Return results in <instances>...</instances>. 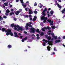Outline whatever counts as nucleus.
<instances>
[{
	"instance_id": "nucleus-1",
	"label": "nucleus",
	"mask_w": 65,
	"mask_h": 65,
	"mask_svg": "<svg viewBox=\"0 0 65 65\" xmlns=\"http://www.w3.org/2000/svg\"><path fill=\"white\" fill-rule=\"evenodd\" d=\"M47 21L49 23H50V25L51 26H53V21H52L51 20H47Z\"/></svg>"
},
{
	"instance_id": "nucleus-2",
	"label": "nucleus",
	"mask_w": 65,
	"mask_h": 65,
	"mask_svg": "<svg viewBox=\"0 0 65 65\" xmlns=\"http://www.w3.org/2000/svg\"><path fill=\"white\" fill-rule=\"evenodd\" d=\"M30 30L31 32H32L33 33H34L35 31H36V29L33 28H31Z\"/></svg>"
},
{
	"instance_id": "nucleus-3",
	"label": "nucleus",
	"mask_w": 65,
	"mask_h": 65,
	"mask_svg": "<svg viewBox=\"0 0 65 65\" xmlns=\"http://www.w3.org/2000/svg\"><path fill=\"white\" fill-rule=\"evenodd\" d=\"M41 20H47V18L45 17H41Z\"/></svg>"
},
{
	"instance_id": "nucleus-4",
	"label": "nucleus",
	"mask_w": 65,
	"mask_h": 65,
	"mask_svg": "<svg viewBox=\"0 0 65 65\" xmlns=\"http://www.w3.org/2000/svg\"><path fill=\"white\" fill-rule=\"evenodd\" d=\"M9 30H10V29H8L7 30H5L6 32V33H7L6 34V35L7 36H8V35H9L10 33V32H10L9 31Z\"/></svg>"
},
{
	"instance_id": "nucleus-5",
	"label": "nucleus",
	"mask_w": 65,
	"mask_h": 65,
	"mask_svg": "<svg viewBox=\"0 0 65 65\" xmlns=\"http://www.w3.org/2000/svg\"><path fill=\"white\" fill-rule=\"evenodd\" d=\"M14 34L15 35L14 36V37H19V36L18 35V33L16 32H14Z\"/></svg>"
},
{
	"instance_id": "nucleus-6",
	"label": "nucleus",
	"mask_w": 65,
	"mask_h": 65,
	"mask_svg": "<svg viewBox=\"0 0 65 65\" xmlns=\"http://www.w3.org/2000/svg\"><path fill=\"white\" fill-rule=\"evenodd\" d=\"M19 25H15L14 26V29L15 30H17V28H19Z\"/></svg>"
},
{
	"instance_id": "nucleus-7",
	"label": "nucleus",
	"mask_w": 65,
	"mask_h": 65,
	"mask_svg": "<svg viewBox=\"0 0 65 65\" xmlns=\"http://www.w3.org/2000/svg\"><path fill=\"white\" fill-rule=\"evenodd\" d=\"M29 14H32V13H33V12L32 11V10H31L29 9Z\"/></svg>"
},
{
	"instance_id": "nucleus-8",
	"label": "nucleus",
	"mask_w": 65,
	"mask_h": 65,
	"mask_svg": "<svg viewBox=\"0 0 65 65\" xmlns=\"http://www.w3.org/2000/svg\"><path fill=\"white\" fill-rule=\"evenodd\" d=\"M20 12V11H16L15 12V14L16 15H18L19 14V13Z\"/></svg>"
},
{
	"instance_id": "nucleus-9",
	"label": "nucleus",
	"mask_w": 65,
	"mask_h": 65,
	"mask_svg": "<svg viewBox=\"0 0 65 65\" xmlns=\"http://www.w3.org/2000/svg\"><path fill=\"white\" fill-rule=\"evenodd\" d=\"M9 31H10L9 35H10L11 36H13V34H12L11 32V30L10 29V30H9Z\"/></svg>"
},
{
	"instance_id": "nucleus-10",
	"label": "nucleus",
	"mask_w": 65,
	"mask_h": 65,
	"mask_svg": "<svg viewBox=\"0 0 65 65\" xmlns=\"http://www.w3.org/2000/svg\"><path fill=\"white\" fill-rule=\"evenodd\" d=\"M55 43H59V42H61V40H56L55 41Z\"/></svg>"
},
{
	"instance_id": "nucleus-11",
	"label": "nucleus",
	"mask_w": 65,
	"mask_h": 65,
	"mask_svg": "<svg viewBox=\"0 0 65 65\" xmlns=\"http://www.w3.org/2000/svg\"><path fill=\"white\" fill-rule=\"evenodd\" d=\"M36 19H37V17H34V18L33 19V21H35L36 20Z\"/></svg>"
},
{
	"instance_id": "nucleus-12",
	"label": "nucleus",
	"mask_w": 65,
	"mask_h": 65,
	"mask_svg": "<svg viewBox=\"0 0 65 65\" xmlns=\"http://www.w3.org/2000/svg\"><path fill=\"white\" fill-rule=\"evenodd\" d=\"M47 48L48 51H51V47H50V46H48Z\"/></svg>"
},
{
	"instance_id": "nucleus-13",
	"label": "nucleus",
	"mask_w": 65,
	"mask_h": 65,
	"mask_svg": "<svg viewBox=\"0 0 65 65\" xmlns=\"http://www.w3.org/2000/svg\"><path fill=\"white\" fill-rule=\"evenodd\" d=\"M64 12H65V8H64L63 9V10L61 11V12L62 13H63V14L64 13H65Z\"/></svg>"
},
{
	"instance_id": "nucleus-14",
	"label": "nucleus",
	"mask_w": 65,
	"mask_h": 65,
	"mask_svg": "<svg viewBox=\"0 0 65 65\" xmlns=\"http://www.w3.org/2000/svg\"><path fill=\"white\" fill-rule=\"evenodd\" d=\"M7 47L9 48H11V47H12V46L11 45H9Z\"/></svg>"
},
{
	"instance_id": "nucleus-15",
	"label": "nucleus",
	"mask_w": 65,
	"mask_h": 65,
	"mask_svg": "<svg viewBox=\"0 0 65 65\" xmlns=\"http://www.w3.org/2000/svg\"><path fill=\"white\" fill-rule=\"evenodd\" d=\"M2 32H4V31H6V30H5V29L4 28H3L2 29Z\"/></svg>"
},
{
	"instance_id": "nucleus-16",
	"label": "nucleus",
	"mask_w": 65,
	"mask_h": 65,
	"mask_svg": "<svg viewBox=\"0 0 65 65\" xmlns=\"http://www.w3.org/2000/svg\"><path fill=\"white\" fill-rule=\"evenodd\" d=\"M36 32H37V33H40V31H39V29H37L36 30Z\"/></svg>"
},
{
	"instance_id": "nucleus-17",
	"label": "nucleus",
	"mask_w": 65,
	"mask_h": 65,
	"mask_svg": "<svg viewBox=\"0 0 65 65\" xmlns=\"http://www.w3.org/2000/svg\"><path fill=\"white\" fill-rule=\"evenodd\" d=\"M42 15H43V17H45L46 15V14H45V13H42Z\"/></svg>"
},
{
	"instance_id": "nucleus-18",
	"label": "nucleus",
	"mask_w": 65,
	"mask_h": 65,
	"mask_svg": "<svg viewBox=\"0 0 65 65\" xmlns=\"http://www.w3.org/2000/svg\"><path fill=\"white\" fill-rule=\"evenodd\" d=\"M31 36H34V37H32V39H34V38L35 37V36L34 34H32Z\"/></svg>"
},
{
	"instance_id": "nucleus-19",
	"label": "nucleus",
	"mask_w": 65,
	"mask_h": 65,
	"mask_svg": "<svg viewBox=\"0 0 65 65\" xmlns=\"http://www.w3.org/2000/svg\"><path fill=\"white\" fill-rule=\"evenodd\" d=\"M18 28H19V30H21V31H22V30H23V27H19Z\"/></svg>"
},
{
	"instance_id": "nucleus-20",
	"label": "nucleus",
	"mask_w": 65,
	"mask_h": 65,
	"mask_svg": "<svg viewBox=\"0 0 65 65\" xmlns=\"http://www.w3.org/2000/svg\"><path fill=\"white\" fill-rule=\"evenodd\" d=\"M22 6H24V7H27V5H24V4H22Z\"/></svg>"
},
{
	"instance_id": "nucleus-21",
	"label": "nucleus",
	"mask_w": 65,
	"mask_h": 65,
	"mask_svg": "<svg viewBox=\"0 0 65 65\" xmlns=\"http://www.w3.org/2000/svg\"><path fill=\"white\" fill-rule=\"evenodd\" d=\"M47 39H48V40H50L51 39V37L50 36H48L47 38Z\"/></svg>"
},
{
	"instance_id": "nucleus-22",
	"label": "nucleus",
	"mask_w": 65,
	"mask_h": 65,
	"mask_svg": "<svg viewBox=\"0 0 65 65\" xmlns=\"http://www.w3.org/2000/svg\"><path fill=\"white\" fill-rule=\"evenodd\" d=\"M53 37V38H54V39H55V40L57 39V38H58V37H57L55 36H54V37Z\"/></svg>"
},
{
	"instance_id": "nucleus-23",
	"label": "nucleus",
	"mask_w": 65,
	"mask_h": 65,
	"mask_svg": "<svg viewBox=\"0 0 65 65\" xmlns=\"http://www.w3.org/2000/svg\"><path fill=\"white\" fill-rule=\"evenodd\" d=\"M15 25H14V24L13 23L11 24V26L12 27H14Z\"/></svg>"
},
{
	"instance_id": "nucleus-24",
	"label": "nucleus",
	"mask_w": 65,
	"mask_h": 65,
	"mask_svg": "<svg viewBox=\"0 0 65 65\" xmlns=\"http://www.w3.org/2000/svg\"><path fill=\"white\" fill-rule=\"evenodd\" d=\"M14 14V12H10V15H12V14Z\"/></svg>"
},
{
	"instance_id": "nucleus-25",
	"label": "nucleus",
	"mask_w": 65,
	"mask_h": 65,
	"mask_svg": "<svg viewBox=\"0 0 65 65\" xmlns=\"http://www.w3.org/2000/svg\"><path fill=\"white\" fill-rule=\"evenodd\" d=\"M43 41H45L46 43L47 42V40H45V39H43Z\"/></svg>"
},
{
	"instance_id": "nucleus-26",
	"label": "nucleus",
	"mask_w": 65,
	"mask_h": 65,
	"mask_svg": "<svg viewBox=\"0 0 65 65\" xmlns=\"http://www.w3.org/2000/svg\"><path fill=\"white\" fill-rule=\"evenodd\" d=\"M10 12V11H9V10L8 9H7L6 10V12L7 13H9V12Z\"/></svg>"
},
{
	"instance_id": "nucleus-27",
	"label": "nucleus",
	"mask_w": 65,
	"mask_h": 65,
	"mask_svg": "<svg viewBox=\"0 0 65 65\" xmlns=\"http://www.w3.org/2000/svg\"><path fill=\"white\" fill-rule=\"evenodd\" d=\"M47 28L49 30H50L51 29V27H50L49 26H47Z\"/></svg>"
},
{
	"instance_id": "nucleus-28",
	"label": "nucleus",
	"mask_w": 65,
	"mask_h": 65,
	"mask_svg": "<svg viewBox=\"0 0 65 65\" xmlns=\"http://www.w3.org/2000/svg\"><path fill=\"white\" fill-rule=\"evenodd\" d=\"M51 35L52 36V37H54V34L53 33H52L51 34Z\"/></svg>"
},
{
	"instance_id": "nucleus-29",
	"label": "nucleus",
	"mask_w": 65,
	"mask_h": 65,
	"mask_svg": "<svg viewBox=\"0 0 65 65\" xmlns=\"http://www.w3.org/2000/svg\"><path fill=\"white\" fill-rule=\"evenodd\" d=\"M22 16H23V17H29V16L28 15H25V14H22Z\"/></svg>"
},
{
	"instance_id": "nucleus-30",
	"label": "nucleus",
	"mask_w": 65,
	"mask_h": 65,
	"mask_svg": "<svg viewBox=\"0 0 65 65\" xmlns=\"http://www.w3.org/2000/svg\"><path fill=\"white\" fill-rule=\"evenodd\" d=\"M34 13H35V14H37V11H34Z\"/></svg>"
},
{
	"instance_id": "nucleus-31",
	"label": "nucleus",
	"mask_w": 65,
	"mask_h": 65,
	"mask_svg": "<svg viewBox=\"0 0 65 65\" xmlns=\"http://www.w3.org/2000/svg\"><path fill=\"white\" fill-rule=\"evenodd\" d=\"M4 5H5V6H7L8 5V4H7V3H4Z\"/></svg>"
},
{
	"instance_id": "nucleus-32",
	"label": "nucleus",
	"mask_w": 65,
	"mask_h": 65,
	"mask_svg": "<svg viewBox=\"0 0 65 65\" xmlns=\"http://www.w3.org/2000/svg\"><path fill=\"white\" fill-rule=\"evenodd\" d=\"M25 28L26 30H28V29L29 28L28 27V26H25Z\"/></svg>"
},
{
	"instance_id": "nucleus-33",
	"label": "nucleus",
	"mask_w": 65,
	"mask_h": 65,
	"mask_svg": "<svg viewBox=\"0 0 65 65\" xmlns=\"http://www.w3.org/2000/svg\"><path fill=\"white\" fill-rule=\"evenodd\" d=\"M24 39V40H27V39H28V38L27 37H25V38H24L23 39Z\"/></svg>"
},
{
	"instance_id": "nucleus-34",
	"label": "nucleus",
	"mask_w": 65,
	"mask_h": 65,
	"mask_svg": "<svg viewBox=\"0 0 65 65\" xmlns=\"http://www.w3.org/2000/svg\"><path fill=\"white\" fill-rule=\"evenodd\" d=\"M50 13L51 14H53V13H54V12H53V11H51L50 12Z\"/></svg>"
},
{
	"instance_id": "nucleus-35",
	"label": "nucleus",
	"mask_w": 65,
	"mask_h": 65,
	"mask_svg": "<svg viewBox=\"0 0 65 65\" xmlns=\"http://www.w3.org/2000/svg\"><path fill=\"white\" fill-rule=\"evenodd\" d=\"M44 35V34L43 32H42L40 34V35Z\"/></svg>"
},
{
	"instance_id": "nucleus-36",
	"label": "nucleus",
	"mask_w": 65,
	"mask_h": 65,
	"mask_svg": "<svg viewBox=\"0 0 65 65\" xmlns=\"http://www.w3.org/2000/svg\"><path fill=\"white\" fill-rule=\"evenodd\" d=\"M29 18H30L29 19V20L30 21H32V18H32V17H29Z\"/></svg>"
},
{
	"instance_id": "nucleus-37",
	"label": "nucleus",
	"mask_w": 65,
	"mask_h": 65,
	"mask_svg": "<svg viewBox=\"0 0 65 65\" xmlns=\"http://www.w3.org/2000/svg\"><path fill=\"white\" fill-rule=\"evenodd\" d=\"M52 29H55V27L54 26H52Z\"/></svg>"
},
{
	"instance_id": "nucleus-38",
	"label": "nucleus",
	"mask_w": 65,
	"mask_h": 65,
	"mask_svg": "<svg viewBox=\"0 0 65 65\" xmlns=\"http://www.w3.org/2000/svg\"><path fill=\"white\" fill-rule=\"evenodd\" d=\"M37 39H38V40H39V39H40V37H37Z\"/></svg>"
},
{
	"instance_id": "nucleus-39",
	"label": "nucleus",
	"mask_w": 65,
	"mask_h": 65,
	"mask_svg": "<svg viewBox=\"0 0 65 65\" xmlns=\"http://www.w3.org/2000/svg\"><path fill=\"white\" fill-rule=\"evenodd\" d=\"M54 51H57V49H56V48L55 47L54 48Z\"/></svg>"
},
{
	"instance_id": "nucleus-40",
	"label": "nucleus",
	"mask_w": 65,
	"mask_h": 65,
	"mask_svg": "<svg viewBox=\"0 0 65 65\" xmlns=\"http://www.w3.org/2000/svg\"><path fill=\"white\" fill-rule=\"evenodd\" d=\"M42 30L43 31H45V30L44 29V28H42Z\"/></svg>"
},
{
	"instance_id": "nucleus-41",
	"label": "nucleus",
	"mask_w": 65,
	"mask_h": 65,
	"mask_svg": "<svg viewBox=\"0 0 65 65\" xmlns=\"http://www.w3.org/2000/svg\"><path fill=\"white\" fill-rule=\"evenodd\" d=\"M3 18H2L1 17H0V20H3Z\"/></svg>"
},
{
	"instance_id": "nucleus-42",
	"label": "nucleus",
	"mask_w": 65,
	"mask_h": 65,
	"mask_svg": "<svg viewBox=\"0 0 65 65\" xmlns=\"http://www.w3.org/2000/svg\"><path fill=\"white\" fill-rule=\"evenodd\" d=\"M13 20L14 21H17V19L15 17L14 18Z\"/></svg>"
},
{
	"instance_id": "nucleus-43",
	"label": "nucleus",
	"mask_w": 65,
	"mask_h": 65,
	"mask_svg": "<svg viewBox=\"0 0 65 65\" xmlns=\"http://www.w3.org/2000/svg\"><path fill=\"white\" fill-rule=\"evenodd\" d=\"M43 46H45V42H44L43 44Z\"/></svg>"
},
{
	"instance_id": "nucleus-44",
	"label": "nucleus",
	"mask_w": 65,
	"mask_h": 65,
	"mask_svg": "<svg viewBox=\"0 0 65 65\" xmlns=\"http://www.w3.org/2000/svg\"><path fill=\"white\" fill-rule=\"evenodd\" d=\"M29 24L28 23H27L26 24V26H28Z\"/></svg>"
},
{
	"instance_id": "nucleus-45",
	"label": "nucleus",
	"mask_w": 65,
	"mask_h": 65,
	"mask_svg": "<svg viewBox=\"0 0 65 65\" xmlns=\"http://www.w3.org/2000/svg\"><path fill=\"white\" fill-rule=\"evenodd\" d=\"M25 10L26 11H27L28 10V8H25Z\"/></svg>"
},
{
	"instance_id": "nucleus-46",
	"label": "nucleus",
	"mask_w": 65,
	"mask_h": 65,
	"mask_svg": "<svg viewBox=\"0 0 65 65\" xmlns=\"http://www.w3.org/2000/svg\"><path fill=\"white\" fill-rule=\"evenodd\" d=\"M45 11H45V10H44L42 12V13H45Z\"/></svg>"
},
{
	"instance_id": "nucleus-47",
	"label": "nucleus",
	"mask_w": 65,
	"mask_h": 65,
	"mask_svg": "<svg viewBox=\"0 0 65 65\" xmlns=\"http://www.w3.org/2000/svg\"><path fill=\"white\" fill-rule=\"evenodd\" d=\"M28 27H32V26L30 24H29L28 25Z\"/></svg>"
},
{
	"instance_id": "nucleus-48",
	"label": "nucleus",
	"mask_w": 65,
	"mask_h": 65,
	"mask_svg": "<svg viewBox=\"0 0 65 65\" xmlns=\"http://www.w3.org/2000/svg\"><path fill=\"white\" fill-rule=\"evenodd\" d=\"M34 5L35 6H37V4H34Z\"/></svg>"
},
{
	"instance_id": "nucleus-49",
	"label": "nucleus",
	"mask_w": 65,
	"mask_h": 65,
	"mask_svg": "<svg viewBox=\"0 0 65 65\" xmlns=\"http://www.w3.org/2000/svg\"><path fill=\"white\" fill-rule=\"evenodd\" d=\"M5 14H6V15H8V13H7L6 12Z\"/></svg>"
},
{
	"instance_id": "nucleus-50",
	"label": "nucleus",
	"mask_w": 65,
	"mask_h": 65,
	"mask_svg": "<svg viewBox=\"0 0 65 65\" xmlns=\"http://www.w3.org/2000/svg\"><path fill=\"white\" fill-rule=\"evenodd\" d=\"M45 37H46V38H47V37H48V36H47V35H45Z\"/></svg>"
},
{
	"instance_id": "nucleus-51",
	"label": "nucleus",
	"mask_w": 65,
	"mask_h": 65,
	"mask_svg": "<svg viewBox=\"0 0 65 65\" xmlns=\"http://www.w3.org/2000/svg\"><path fill=\"white\" fill-rule=\"evenodd\" d=\"M47 15H48V17H51V15L49 14H47Z\"/></svg>"
},
{
	"instance_id": "nucleus-52",
	"label": "nucleus",
	"mask_w": 65,
	"mask_h": 65,
	"mask_svg": "<svg viewBox=\"0 0 65 65\" xmlns=\"http://www.w3.org/2000/svg\"><path fill=\"white\" fill-rule=\"evenodd\" d=\"M58 7H59V8H60V9H61V8H62V7H61V6H60Z\"/></svg>"
},
{
	"instance_id": "nucleus-53",
	"label": "nucleus",
	"mask_w": 65,
	"mask_h": 65,
	"mask_svg": "<svg viewBox=\"0 0 65 65\" xmlns=\"http://www.w3.org/2000/svg\"><path fill=\"white\" fill-rule=\"evenodd\" d=\"M44 29H45V30H46L47 29V27H44Z\"/></svg>"
},
{
	"instance_id": "nucleus-54",
	"label": "nucleus",
	"mask_w": 65,
	"mask_h": 65,
	"mask_svg": "<svg viewBox=\"0 0 65 65\" xmlns=\"http://www.w3.org/2000/svg\"><path fill=\"white\" fill-rule=\"evenodd\" d=\"M44 21H43V23H45L46 22V20H43Z\"/></svg>"
},
{
	"instance_id": "nucleus-55",
	"label": "nucleus",
	"mask_w": 65,
	"mask_h": 65,
	"mask_svg": "<svg viewBox=\"0 0 65 65\" xmlns=\"http://www.w3.org/2000/svg\"><path fill=\"white\" fill-rule=\"evenodd\" d=\"M24 2L23 1H21V3H22V4H24Z\"/></svg>"
},
{
	"instance_id": "nucleus-56",
	"label": "nucleus",
	"mask_w": 65,
	"mask_h": 65,
	"mask_svg": "<svg viewBox=\"0 0 65 65\" xmlns=\"http://www.w3.org/2000/svg\"><path fill=\"white\" fill-rule=\"evenodd\" d=\"M19 10H20V12H22V9H20Z\"/></svg>"
},
{
	"instance_id": "nucleus-57",
	"label": "nucleus",
	"mask_w": 65,
	"mask_h": 65,
	"mask_svg": "<svg viewBox=\"0 0 65 65\" xmlns=\"http://www.w3.org/2000/svg\"><path fill=\"white\" fill-rule=\"evenodd\" d=\"M16 2H19V0H16Z\"/></svg>"
},
{
	"instance_id": "nucleus-58",
	"label": "nucleus",
	"mask_w": 65,
	"mask_h": 65,
	"mask_svg": "<svg viewBox=\"0 0 65 65\" xmlns=\"http://www.w3.org/2000/svg\"><path fill=\"white\" fill-rule=\"evenodd\" d=\"M3 18H4V19H6L7 18V17H3Z\"/></svg>"
},
{
	"instance_id": "nucleus-59",
	"label": "nucleus",
	"mask_w": 65,
	"mask_h": 65,
	"mask_svg": "<svg viewBox=\"0 0 65 65\" xmlns=\"http://www.w3.org/2000/svg\"><path fill=\"white\" fill-rule=\"evenodd\" d=\"M24 40L23 39L22 40V42H24Z\"/></svg>"
},
{
	"instance_id": "nucleus-60",
	"label": "nucleus",
	"mask_w": 65,
	"mask_h": 65,
	"mask_svg": "<svg viewBox=\"0 0 65 65\" xmlns=\"http://www.w3.org/2000/svg\"><path fill=\"white\" fill-rule=\"evenodd\" d=\"M6 0H2V1H3V2H5L6 1Z\"/></svg>"
},
{
	"instance_id": "nucleus-61",
	"label": "nucleus",
	"mask_w": 65,
	"mask_h": 65,
	"mask_svg": "<svg viewBox=\"0 0 65 65\" xmlns=\"http://www.w3.org/2000/svg\"><path fill=\"white\" fill-rule=\"evenodd\" d=\"M51 10V9L50 8H49L48 9V10Z\"/></svg>"
},
{
	"instance_id": "nucleus-62",
	"label": "nucleus",
	"mask_w": 65,
	"mask_h": 65,
	"mask_svg": "<svg viewBox=\"0 0 65 65\" xmlns=\"http://www.w3.org/2000/svg\"><path fill=\"white\" fill-rule=\"evenodd\" d=\"M60 6V5H59V4H57V6L58 7H59V6Z\"/></svg>"
},
{
	"instance_id": "nucleus-63",
	"label": "nucleus",
	"mask_w": 65,
	"mask_h": 65,
	"mask_svg": "<svg viewBox=\"0 0 65 65\" xmlns=\"http://www.w3.org/2000/svg\"><path fill=\"white\" fill-rule=\"evenodd\" d=\"M36 36H37V37H38V36H39V34H37L36 35Z\"/></svg>"
},
{
	"instance_id": "nucleus-64",
	"label": "nucleus",
	"mask_w": 65,
	"mask_h": 65,
	"mask_svg": "<svg viewBox=\"0 0 65 65\" xmlns=\"http://www.w3.org/2000/svg\"><path fill=\"white\" fill-rule=\"evenodd\" d=\"M63 39H65V36H63Z\"/></svg>"
}]
</instances>
